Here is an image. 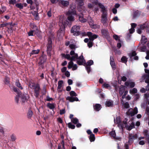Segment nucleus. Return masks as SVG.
Segmentation results:
<instances>
[{"label":"nucleus","mask_w":149,"mask_h":149,"mask_svg":"<svg viewBox=\"0 0 149 149\" xmlns=\"http://www.w3.org/2000/svg\"><path fill=\"white\" fill-rule=\"evenodd\" d=\"M70 55L72 56L71 57L69 54H62V56L69 60L75 61L77 60V63L79 65H81L85 63V61L82 55L78 57V54L75 53L74 51L73 50H71L70 51Z\"/></svg>","instance_id":"nucleus-1"},{"label":"nucleus","mask_w":149,"mask_h":149,"mask_svg":"<svg viewBox=\"0 0 149 149\" xmlns=\"http://www.w3.org/2000/svg\"><path fill=\"white\" fill-rule=\"evenodd\" d=\"M128 120L127 118H125L122 123L120 117H117L116 119H114V123L118 124V126L120 129H123V128L125 127L126 129L129 130H130L134 127V124L133 121L131 120L129 121L128 125L127 124V122Z\"/></svg>","instance_id":"nucleus-2"},{"label":"nucleus","mask_w":149,"mask_h":149,"mask_svg":"<svg viewBox=\"0 0 149 149\" xmlns=\"http://www.w3.org/2000/svg\"><path fill=\"white\" fill-rule=\"evenodd\" d=\"M69 24V22L67 20L65 21L64 17H60L59 18V25L60 29L58 30V35L61 37L64 35L65 33V29L67 25Z\"/></svg>","instance_id":"nucleus-3"},{"label":"nucleus","mask_w":149,"mask_h":149,"mask_svg":"<svg viewBox=\"0 0 149 149\" xmlns=\"http://www.w3.org/2000/svg\"><path fill=\"white\" fill-rule=\"evenodd\" d=\"M99 5V7L101 9V12L102 13L101 22L105 27H107L108 25L107 17V9L102 4H100Z\"/></svg>","instance_id":"nucleus-4"},{"label":"nucleus","mask_w":149,"mask_h":149,"mask_svg":"<svg viewBox=\"0 0 149 149\" xmlns=\"http://www.w3.org/2000/svg\"><path fill=\"white\" fill-rule=\"evenodd\" d=\"M145 71L147 74L142 76L141 79V81H142L145 80V82L148 84L146 87V91H148L149 90V69H145Z\"/></svg>","instance_id":"nucleus-5"},{"label":"nucleus","mask_w":149,"mask_h":149,"mask_svg":"<svg viewBox=\"0 0 149 149\" xmlns=\"http://www.w3.org/2000/svg\"><path fill=\"white\" fill-rule=\"evenodd\" d=\"M87 35L89 37V41L88 43V46L89 48H91L93 46V40L97 38L98 36L96 34H93L91 32H88Z\"/></svg>","instance_id":"nucleus-6"},{"label":"nucleus","mask_w":149,"mask_h":149,"mask_svg":"<svg viewBox=\"0 0 149 149\" xmlns=\"http://www.w3.org/2000/svg\"><path fill=\"white\" fill-rule=\"evenodd\" d=\"M71 96H68L66 97V100H69L70 102H73L74 101H77L79 99L77 97H74V96H76L77 94L76 93L73 91H71L70 93Z\"/></svg>","instance_id":"nucleus-7"},{"label":"nucleus","mask_w":149,"mask_h":149,"mask_svg":"<svg viewBox=\"0 0 149 149\" xmlns=\"http://www.w3.org/2000/svg\"><path fill=\"white\" fill-rule=\"evenodd\" d=\"M80 26L75 25L73 26L71 29V33L75 36H78L80 34Z\"/></svg>","instance_id":"nucleus-8"},{"label":"nucleus","mask_w":149,"mask_h":149,"mask_svg":"<svg viewBox=\"0 0 149 149\" xmlns=\"http://www.w3.org/2000/svg\"><path fill=\"white\" fill-rule=\"evenodd\" d=\"M66 46L69 45V48L74 51L78 47L76 45V42L74 40H71L70 41L66 42L65 43Z\"/></svg>","instance_id":"nucleus-9"},{"label":"nucleus","mask_w":149,"mask_h":149,"mask_svg":"<svg viewBox=\"0 0 149 149\" xmlns=\"http://www.w3.org/2000/svg\"><path fill=\"white\" fill-rule=\"evenodd\" d=\"M138 112V109L136 107H135L134 109H129L126 112V114L127 116H133L135 114H136Z\"/></svg>","instance_id":"nucleus-10"},{"label":"nucleus","mask_w":149,"mask_h":149,"mask_svg":"<svg viewBox=\"0 0 149 149\" xmlns=\"http://www.w3.org/2000/svg\"><path fill=\"white\" fill-rule=\"evenodd\" d=\"M145 28H146L147 31L149 33V25H148L146 23L140 26V28H138L137 30V33L139 34H141V30Z\"/></svg>","instance_id":"nucleus-11"},{"label":"nucleus","mask_w":149,"mask_h":149,"mask_svg":"<svg viewBox=\"0 0 149 149\" xmlns=\"http://www.w3.org/2000/svg\"><path fill=\"white\" fill-rule=\"evenodd\" d=\"M52 49V41L49 38L48 39V44L47 46V52L48 55L50 56L51 55V51Z\"/></svg>","instance_id":"nucleus-12"},{"label":"nucleus","mask_w":149,"mask_h":149,"mask_svg":"<svg viewBox=\"0 0 149 149\" xmlns=\"http://www.w3.org/2000/svg\"><path fill=\"white\" fill-rule=\"evenodd\" d=\"M27 93H23L20 96L21 102L22 103L27 102L29 98V95Z\"/></svg>","instance_id":"nucleus-13"},{"label":"nucleus","mask_w":149,"mask_h":149,"mask_svg":"<svg viewBox=\"0 0 149 149\" xmlns=\"http://www.w3.org/2000/svg\"><path fill=\"white\" fill-rule=\"evenodd\" d=\"M47 60V56L44 55H42L39 58L40 61L38 63L39 66L42 68L43 67V64Z\"/></svg>","instance_id":"nucleus-14"},{"label":"nucleus","mask_w":149,"mask_h":149,"mask_svg":"<svg viewBox=\"0 0 149 149\" xmlns=\"http://www.w3.org/2000/svg\"><path fill=\"white\" fill-rule=\"evenodd\" d=\"M93 61L92 60H89L87 62L85 68L88 73H89L90 72L91 68L90 66L93 65Z\"/></svg>","instance_id":"nucleus-15"},{"label":"nucleus","mask_w":149,"mask_h":149,"mask_svg":"<svg viewBox=\"0 0 149 149\" xmlns=\"http://www.w3.org/2000/svg\"><path fill=\"white\" fill-rule=\"evenodd\" d=\"M137 138V135L136 134H130L128 142L130 144L131 143H132L134 140L136 139Z\"/></svg>","instance_id":"nucleus-16"},{"label":"nucleus","mask_w":149,"mask_h":149,"mask_svg":"<svg viewBox=\"0 0 149 149\" xmlns=\"http://www.w3.org/2000/svg\"><path fill=\"white\" fill-rule=\"evenodd\" d=\"M35 94L34 95L36 97H37L39 95V91L40 89V86L38 84H37L34 88Z\"/></svg>","instance_id":"nucleus-17"},{"label":"nucleus","mask_w":149,"mask_h":149,"mask_svg":"<svg viewBox=\"0 0 149 149\" xmlns=\"http://www.w3.org/2000/svg\"><path fill=\"white\" fill-rule=\"evenodd\" d=\"M68 64V68L69 69H70L72 68V70H74L77 69V66L76 64H75L73 65V61L70 60Z\"/></svg>","instance_id":"nucleus-18"},{"label":"nucleus","mask_w":149,"mask_h":149,"mask_svg":"<svg viewBox=\"0 0 149 149\" xmlns=\"http://www.w3.org/2000/svg\"><path fill=\"white\" fill-rule=\"evenodd\" d=\"M125 85L127 87L132 88L134 87L135 86V83L131 80L127 81L125 82Z\"/></svg>","instance_id":"nucleus-19"},{"label":"nucleus","mask_w":149,"mask_h":149,"mask_svg":"<svg viewBox=\"0 0 149 149\" xmlns=\"http://www.w3.org/2000/svg\"><path fill=\"white\" fill-rule=\"evenodd\" d=\"M79 19L81 23H84L87 21V19L84 18V15L82 13L79 15Z\"/></svg>","instance_id":"nucleus-20"},{"label":"nucleus","mask_w":149,"mask_h":149,"mask_svg":"<svg viewBox=\"0 0 149 149\" xmlns=\"http://www.w3.org/2000/svg\"><path fill=\"white\" fill-rule=\"evenodd\" d=\"M110 63L113 69L115 70L116 68V66L114 61V59L112 56H110Z\"/></svg>","instance_id":"nucleus-21"},{"label":"nucleus","mask_w":149,"mask_h":149,"mask_svg":"<svg viewBox=\"0 0 149 149\" xmlns=\"http://www.w3.org/2000/svg\"><path fill=\"white\" fill-rule=\"evenodd\" d=\"M76 12L74 8L73 9L71 8L69 10L67 13V15H73L76 14Z\"/></svg>","instance_id":"nucleus-22"},{"label":"nucleus","mask_w":149,"mask_h":149,"mask_svg":"<svg viewBox=\"0 0 149 149\" xmlns=\"http://www.w3.org/2000/svg\"><path fill=\"white\" fill-rule=\"evenodd\" d=\"M101 33L102 35L107 38L109 36V32L107 30L102 29L101 30Z\"/></svg>","instance_id":"nucleus-23"},{"label":"nucleus","mask_w":149,"mask_h":149,"mask_svg":"<svg viewBox=\"0 0 149 149\" xmlns=\"http://www.w3.org/2000/svg\"><path fill=\"white\" fill-rule=\"evenodd\" d=\"M113 102L111 100H108L105 102V105L106 107H110L113 105Z\"/></svg>","instance_id":"nucleus-24"},{"label":"nucleus","mask_w":149,"mask_h":149,"mask_svg":"<svg viewBox=\"0 0 149 149\" xmlns=\"http://www.w3.org/2000/svg\"><path fill=\"white\" fill-rule=\"evenodd\" d=\"M60 3L61 4L64 6H67L69 4V2L68 1L60 0Z\"/></svg>","instance_id":"nucleus-25"},{"label":"nucleus","mask_w":149,"mask_h":149,"mask_svg":"<svg viewBox=\"0 0 149 149\" xmlns=\"http://www.w3.org/2000/svg\"><path fill=\"white\" fill-rule=\"evenodd\" d=\"M125 90V87L123 86H121L119 88V93L120 95H122Z\"/></svg>","instance_id":"nucleus-26"},{"label":"nucleus","mask_w":149,"mask_h":149,"mask_svg":"<svg viewBox=\"0 0 149 149\" xmlns=\"http://www.w3.org/2000/svg\"><path fill=\"white\" fill-rule=\"evenodd\" d=\"M47 106L48 108L53 110L55 107V104L54 103H48Z\"/></svg>","instance_id":"nucleus-27"},{"label":"nucleus","mask_w":149,"mask_h":149,"mask_svg":"<svg viewBox=\"0 0 149 149\" xmlns=\"http://www.w3.org/2000/svg\"><path fill=\"white\" fill-rule=\"evenodd\" d=\"M110 135L114 139H119V137H116V134L115 131H112L109 133Z\"/></svg>","instance_id":"nucleus-28"},{"label":"nucleus","mask_w":149,"mask_h":149,"mask_svg":"<svg viewBox=\"0 0 149 149\" xmlns=\"http://www.w3.org/2000/svg\"><path fill=\"white\" fill-rule=\"evenodd\" d=\"M63 83V81L62 80H60L58 82V91H60V89L61 88L62 85Z\"/></svg>","instance_id":"nucleus-29"},{"label":"nucleus","mask_w":149,"mask_h":149,"mask_svg":"<svg viewBox=\"0 0 149 149\" xmlns=\"http://www.w3.org/2000/svg\"><path fill=\"white\" fill-rule=\"evenodd\" d=\"M147 41V39L144 36H142L141 39V43L143 45L145 44Z\"/></svg>","instance_id":"nucleus-30"},{"label":"nucleus","mask_w":149,"mask_h":149,"mask_svg":"<svg viewBox=\"0 0 149 149\" xmlns=\"http://www.w3.org/2000/svg\"><path fill=\"white\" fill-rule=\"evenodd\" d=\"M101 106L100 104H97L94 107V109L97 111H99L101 109Z\"/></svg>","instance_id":"nucleus-31"},{"label":"nucleus","mask_w":149,"mask_h":149,"mask_svg":"<svg viewBox=\"0 0 149 149\" xmlns=\"http://www.w3.org/2000/svg\"><path fill=\"white\" fill-rule=\"evenodd\" d=\"M90 141L91 142L94 141L95 140V137L94 134H92L90 135L89 137Z\"/></svg>","instance_id":"nucleus-32"},{"label":"nucleus","mask_w":149,"mask_h":149,"mask_svg":"<svg viewBox=\"0 0 149 149\" xmlns=\"http://www.w3.org/2000/svg\"><path fill=\"white\" fill-rule=\"evenodd\" d=\"M68 16L67 18L68 20L70 22L73 21L74 20V17L72 15H68Z\"/></svg>","instance_id":"nucleus-33"},{"label":"nucleus","mask_w":149,"mask_h":149,"mask_svg":"<svg viewBox=\"0 0 149 149\" xmlns=\"http://www.w3.org/2000/svg\"><path fill=\"white\" fill-rule=\"evenodd\" d=\"M136 54L135 51H133L129 54V56L131 58L135 56Z\"/></svg>","instance_id":"nucleus-34"},{"label":"nucleus","mask_w":149,"mask_h":149,"mask_svg":"<svg viewBox=\"0 0 149 149\" xmlns=\"http://www.w3.org/2000/svg\"><path fill=\"white\" fill-rule=\"evenodd\" d=\"M72 122L74 124H77L79 120L76 118H73L71 120Z\"/></svg>","instance_id":"nucleus-35"},{"label":"nucleus","mask_w":149,"mask_h":149,"mask_svg":"<svg viewBox=\"0 0 149 149\" xmlns=\"http://www.w3.org/2000/svg\"><path fill=\"white\" fill-rule=\"evenodd\" d=\"M39 50L38 49L37 50H32L30 53V54H37L39 53Z\"/></svg>","instance_id":"nucleus-36"},{"label":"nucleus","mask_w":149,"mask_h":149,"mask_svg":"<svg viewBox=\"0 0 149 149\" xmlns=\"http://www.w3.org/2000/svg\"><path fill=\"white\" fill-rule=\"evenodd\" d=\"M33 114V112L31 110H29L27 113V115L28 118H31Z\"/></svg>","instance_id":"nucleus-37"},{"label":"nucleus","mask_w":149,"mask_h":149,"mask_svg":"<svg viewBox=\"0 0 149 149\" xmlns=\"http://www.w3.org/2000/svg\"><path fill=\"white\" fill-rule=\"evenodd\" d=\"M15 85L19 89H23V88L21 86V84L18 81H16Z\"/></svg>","instance_id":"nucleus-38"},{"label":"nucleus","mask_w":149,"mask_h":149,"mask_svg":"<svg viewBox=\"0 0 149 149\" xmlns=\"http://www.w3.org/2000/svg\"><path fill=\"white\" fill-rule=\"evenodd\" d=\"M15 6L20 9H22L23 8V4L21 3H16L15 5Z\"/></svg>","instance_id":"nucleus-39"},{"label":"nucleus","mask_w":149,"mask_h":149,"mask_svg":"<svg viewBox=\"0 0 149 149\" xmlns=\"http://www.w3.org/2000/svg\"><path fill=\"white\" fill-rule=\"evenodd\" d=\"M137 90L136 88H134L131 89L130 91V92L131 94L135 93L137 92Z\"/></svg>","instance_id":"nucleus-40"},{"label":"nucleus","mask_w":149,"mask_h":149,"mask_svg":"<svg viewBox=\"0 0 149 149\" xmlns=\"http://www.w3.org/2000/svg\"><path fill=\"white\" fill-rule=\"evenodd\" d=\"M121 61L124 63H126L127 61V58L125 56H123L121 59Z\"/></svg>","instance_id":"nucleus-41"},{"label":"nucleus","mask_w":149,"mask_h":149,"mask_svg":"<svg viewBox=\"0 0 149 149\" xmlns=\"http://www.w3.org/2000/svg\"><path fill=\"white\" fill-rule=\"evenodd\" d=\"M6 7H2L0 9V14H2L4 13L6 10Z\"/></svg>","instance_id":"nucleus-42"},{"label":"nucleus","mask_w":149,"mask_h":149,"mask_svg":"<svg viewBox=\"0 0 149 149\" xmlns=\"http://www.w3.org/2000/svg\"><path fill=\"white\" fill-rule=\"evenodd\" d=\"M68 127L72 129H74L75 128V126L72 124L71 123H68Z\"/></svg>","instance_id":"nucleus-43"},{"label":"nucleus","mask_w":149,"mask_h":149,"mask_svg":"<svg viewBox=\"0 0 149 149\" xmlns=\"http://www.w3.org/2000/svg\"><path fill=\"white\" fill-rule=\"evenodd\" d=\"M92 2L93 4H95V5H98L99 6V4H102L100 3H99L98 0H92Z\"/></svg>","instance_id":"nucleus-44"},{"label":"nucleus","mask_w":149,"mask_h":149,"mask_svg":"<svg viewBox=\"0 0 149 149\" xmlns=\"http://www.w3.org/2000/svg\"><path fill=\"white\" fill-rule=\"evenodd\" d=\"M103 87L108 88H110V85L107 83H104V84L102 86Z\"/></svg>","instance_id":"nucleus-45"},{"label":"nucleus","mask_w":149,"mask_h":149,"mask_svg":"<svg viewBox=\"0 0 149 149\" xmlns=\"http://www.w3.org/2000/svg\"><path fill=\"white\" fill-rule=\"evenodd\" d=\"M139 11L138 10L135 11L134 13V14L133 16V17L134 18L136 17L139 16Z\"/></svg>","instance_id":"nucleus-46"},{"label":"nucleus","mask_w":149,"mask_h":149,"mask_svg":"<svg viewBox=\"0 0 149 149\" xmlns=\"http://www.w3.org/2000/svg\"><path fill=\"white\" fill-rule=\"evenodd\" d=\"M36 85L34 83H32V82L29 83V86L31 88L34 89Z\"/></svg>","instance_id":"nucleus-47"},{"label":"nucleus","mask_w":149,"mask_h":149,"mask_svg":"<svg viewBox=\"0 0 149 149\" xmlns=\"http://www.w3.org/2000/svg\"><path fill=\"white\" fill-rule=\"evenodd\" d=\"M53 100L52 98L50 97L48 95H47L46 97L45 100L47 101H50Z\"/></svg>","instance_id":"nucleus-48"},{"label":"nucleus","mask_w":149,"mask_h":149,"mask_svg":"<svg viewBox=\"0 0 149 149\" xmlns=\"http://www.w3.org/2000/svg\"><path fill=\"white\" fill-rule=\"evenodd\" d=\"M13 91L14 92H17L18 95H19L21 93L20 91L16 87H14L13 88Z\"/></svg>","instance_id":"nucleus-49"},{"label":"nucleus","mask_w":149,"mask_h":149,"mask_svg":"<svg viewBox=\"0 0 149 149\" xmlns=\"http://www.w3.org/2000/svg\"><path fill=\"white\" fill-rule=\"evenodd\" d=\"M20 97L19 96V95H18L15 97V100L17 103H18L19 101V99Z\"/></svg>","instance_id":"nucleus-50"},{"label":"nucleus","mask_w":149,"mask_h":149,"mask_svg":"<svg viewBox=\"0 0 149 149\" xmlns=\"http://www.w3.org/2000/svg\"><path fill=\"white\" fill-rule=\"evenodd\" d=\"M130 107V105L128 102H126L124 104V107L126 109Z\"/></svg>","instance_id":"nucleus-51"},{"label":"nucleus","mask_w":149,"mask_h":149,"mask_svg":"<svg viewBox=\"0 0 149 149\" xmlns=\"http://www.w3.org/2000/svg\"><path fill=\"white\" fill-rule=\"evenodd\" d=\"M16 3V0H10L9 1V3L10 4H14Z\"/></svg>","instance_id":"nucleus-52"},{"label":"nucleus","mask_w":149,"mask_h":149,"mask_svg":"<svg viewBox=\"0 0 149 149\" xmlns=\"http://www.w3.org/2000/svg\"><path fill=\"white\" fill-rule=\"evenodd\" d=\"M31 27L32 28L35 29L37 30H38V27L33 24H31Z\"/></svg>","instance_id":"nucleus-53"},{"label":"nucleus","mask_w":149,"mask_h":149,"mask_svg":"<svg viewBox=\"0 0 149 149\" xmlns=\"http://www.w3.org/2000/svg\"><path fill=\"white\" fill-rule=\"evenodd\" d=\"M11 139L12 141H14L15 140L16 138L15 136L14 135H12L11 136Z\"/></svg>","instance_id":"nucleus-54"},{"label":"nucleus","mask_w":149,"mask_h":149,"mask_svg":"<svg viewBox=\"0 0 149 149\" xmlns=\"http://www.w3.org/2000/svg\"><path fill=\"white\" fill-rule=\"evenodd\" d=\"M65 109H63L61 110L60 111V114L61 115H62L65 113Z\"/></svg>","instance_id":"nucleus-55"},{"label":"nucleus","mask_w":149,"mask_h":149,"mask_svg":"<svg viewBox=\"0 0 149 149\" xmlns=\"http://www.w3.org/2000/svg\"><path fill=\"white\" fill-rule=\"evenodd\" d=\"M5 83L6 84H8L9 83V81L8 78H6V79H5Z\"/></svg>","instance_id":"nucleus-56"},{"label":"nucleus","mask_w":149,"mask_h":149,"mask_svg":"<svg viewBox=\"0 0 149 149\" xmlns=\"http://www.w3.org/2000/svg\"><path fill=\"white\" fill-rule=\"evenodd\" d=\"M77 1L79 2V5L81 6L84 4L83 2V0H77Z\"/></svg>","instance_id":"nucleus-57"},{"label":"nucleus","mask_w":149,"mask_h":149,"mask_svg":"<svg viewBox=\"0 0 149 149\" xmlns=\"http://www.w3.org/2000/svg\"><path fill=\"white\" fill-rule=\"evenodd\" d=\"M146 113L148 116H149V107H147L146 108Z\"/></svg>","instance_id":"nucleus-58"},{"label":"nucleus","mask_w":149,"mask_h":149,"mask_svg":"<svg viewBox=\"0 0 149 149\" xmlns=\"http://www.w3.org/2000/svg\"><path fill=\"white\" fill-rule=\"evenodd\" d=\"M88 22L89 24V25L92 28L94 25L93 20L91 21H90Z\"/></svg>","instance_id":"nucleus-59"},{"label":"nucleus","mask_w":149,"mask_h":149,"mask_svg":"<svg viewBox=\"0 0 149 149\" xmlns=\"http://www.w3.org/2000/svg\"><path fill=\"white\" fill-rule=\"evenodd\" d=\"M65 75L67 77H69L70 76V72L68 71H66L65 72Z\"/></svg>","instance_id":"nucleus-60"},{"label":"nucleus","mask_w":149,"mask_h":149,"mask_svg":"<svg viewBox=\"0 0 149 149\" xmlns=\"http://www.w3.org/2000/svg\"><path fill=\"white\" fill-rule=\"evenodd\" d=\"M68 82L69 85H71L72 84L73 81L72 80L69 79L68 81Z\"/></svg>","instance_id":"nucleus-61"},{"label":"nucleus","mask_w":149,"mask_h":149,"mask_svg":"<svg viewBox=\"0 0 149 149\" xmlns=\"http://www.w3.org/2000/svg\"><path fill=\"white\" fill-rule=\"evenodd\" d=\"M127 79V78L125 76H123L121 77V80L123 81H125Z\"/></svg>","instance_id":"nucleus-62"},{"label":"nucleus","mask_w":149,"mask_h":149,"mask_svg":"<svg viewBox=\"0 0 149 149\" xmlns=\"http://www.w3.org/2000/svg\"><path fill=\"white\" fill-rule=\"evenodd\" d=\"M67 70V68L66 67H63V68L61 69V72H65Z\"/></svg>","instance_id":"nucleus-63"},{"label":"nucleus","mask_w":149,"mask_h":149,"mask_svg":"<svg viewBox=\"0 0 149 149\" xmlns=\"http://www.w3.org/2000/svg\"><path fill=\"white\" fill-rule=\"evenodd\" d=\"M147 56L145 57L146 59H149V50L148 51L146 52Z\"/></svg>","instance_id":"nucleus-64"}]
</instances>
